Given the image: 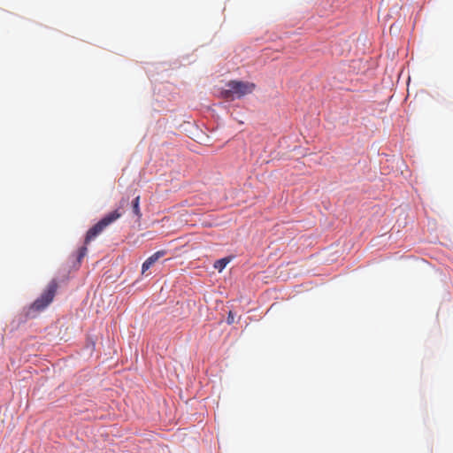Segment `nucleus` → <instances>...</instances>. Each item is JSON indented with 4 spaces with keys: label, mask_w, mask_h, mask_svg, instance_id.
<instances>
[{
    "label": "nucleus",
    "mask_w": 453,
    "mask_h": 453,
    "mask_svg": "<svg viewBox=\"0 0 453 453\" xmlns=\"http://www.w3.org/2000/svg\"><path fill=\"white\" fill-rule=\"evenodd\" d=\"M129 205V198L123 197L118 207L102 218L96 225H94L86 234L84 245L77 251V263L80 265L84 257L87 255V245L98 236L108 226L118 220L125 212L126 208Z\"/></svg>",
    "instance_id": "obj_1"
},
{
    "label": "nucleus",
    "mask_w": 453,
    "mask_h": 453,
    "mask_svg": "<svg viewBox=\"0 0 453 453\" xmlns=\"http://www.w3.org/2000/svg\"><path fill=\"white\" fill-rule=\"evenodd\" d=\"M227 322L229 324L233 323L234 322V317H233V314L232 312L230 311L229 314H228V317H227Z\"/></svg>",
    "instance_id": "obj_7"
},
{
    "label": "nucleus",
    "mask_w": 453,
    "mask_h": 453,
    "mask_svg": "<svg viewBox=\"0 0 453 453\" xmlns=\"http://www.w3.org/2000/svg\"><path fill=\"white\" fill-rule=\"evenodd\" d=\"M230 262V258L229 257H224V258H221V259H219L215 262L214 264V267L219 271V272H221L223 269H225V267L226 266V265Z\"/></svg>",
    "instance_id": "obj_6"
},
{
    "label": "nucleus",
    "mask_w": 453,
    "mask_h": 453,
    "mask_svg": "<svg viewBox=\"0 0 453 453\" xmlns=\"http://www.w3.org/2000/svg\"><path fill=\"white\" fill-rule=\"evenodd\" d=\"M58 288V281L56 280H50L42 295L31 304L30 310L43 311L53 301Z\"/></svg>",
    "instance_id": "obj_3"
},
{
    "label": "nucleus",
    "mask_w": 453,
    "mask_h": 453,
    "mask_svg": "<svg viewBox=\"0 0 453 453\" xmlns=\"http://www.w3.org/2000/svg\"><path fill=\"white\" fill-rule=\"evenodd\" d=\"M131 207L132 211L131 213L133 217L136 218V221H139L142 218V212L140 210V196H137L135 198H134L131 202Z\"/></svg>",
    "instance_id": "obj_5"
},
{
    "label": "nucleus",
    "mask_w": 453,
    "mask_h": 453,
    "mask_svg": "<svg viewBox=\"0 0 453 453\" xmlns=\"http://www.w3.org/2000/svg\"><path fill=\"white\" fill-rule=\"evenodd\" d=\"M165 255V250H158L148 257L142 265V273L144 274L159 258Z\"/></svg>",
    "instance_id": "obj_4"
},
{
    "label": "nucleus",
    "mask_w": 453,
    "mask_h": 453,
    "mask_svg": "<svg viewBox=\"0 0 453 453\" xmlns=\"http://www.w3.org/2000/svg\"><path fill=\"white\" fill-rule=\"evenodd\" d=\"M255 88L256 85L253 82L230 81L226 84V88L220 92V96L227 101H232L234 98H240L251 94Z\"/></svg>",
    "instance_id": "obj_2"
}]
</instances>
